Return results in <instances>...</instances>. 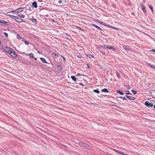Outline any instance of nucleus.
<instances>
[{"instance_id": "c9c22d12", "label": "nucleus", "mask_w": 155, "mask_h": 155, "mask_svg": "<svg viewBox=\"0 0 155 155\" xmlns=\"http://www.w3.org/2000/svg\"><path fill=\"white\" fill-rule=\"evenodd\" d=\"M3 34L5 35L6 37H8V34L5 32H3Z\"/></svg>"}, {"instance_id": "1a4fd4ad", "label": "nucleus", "mask_w": 155, "mask_h": 155, "mask_svg": "<svg viewBox=\"0 0 155 155\" xmlns=\"http://www.w3.org/2000/svg\"><path fill=\"white\" fill-rule=\"evenodd\" d=\"M126 97L128 99L130 100H134L135 99V97L131 96H126Z\"/></svg>"}, {"instance_id": "20e7f679", "label": "nucleus", "mask_w": 155, "mask_h": 155, "mask_svg": "<svg viewBox=\"0 0 155 155\" xmlns=\"http://www.w3.org/2000/svg\"><path fill=\"white\" fill-rule=\"evenodd\" d=\"M4 50L8 53L10 54V53H11L12 49L8 47H6L4 48Z\"/></svg>"}, {"instance_id": "49530a36", "label": "nucleus", "mask_w": 155, "mask_h": 155, "mask_svg": "<svg viewBox=\"0 0 155 155\" xmlns=\"http://www.w3.org/2000/svg\"><path fill=\"white\" fill-rule=\"evenodd\" d=\"M81 74L80 73H78V74L77 75L78 76H81Z\"/></svg>"}, {"instance_id": "ddd939ff", "label": "nucleus", "mask_w": 155, "mask_h": 155, "mask_svg": "<svg viewBox=\"0 0 155 155\" xmlns=\"http://www.w3.org/2000/svg\"><path fill=\"white\" fill-rule=\"evenodd\" d=\"M91 25L92 26L95 27L96 28H97V29H98L101 30H103L102 29H101L100 28L99 26H97V25H96L95 24H91Z\"/></svg>"}, {"instance_id": "f257e3e1", "label": "nucleus", "mask_w": 155, "mask_h": 155, "mask_svg": "<svg viewBox=\"0 0 155 155\" xmlns=\"http://www.w3.org/2000/svg\"><path fill=\"white\" fill-rule=\"evenodd\" d=\"M79 144L81 146L83 147L86 149L90 150L91 149V147L90 146L84 143L83 142H80L79 143Z\"/></svg>"}, {"instance_id": "dca6fc26", "label": "nucleus", "mask_w": 155, "mask_h": 155, "mask_svg": "<svg viewBox=\"0 0 155 155\" xmlns=\"http://www.w3.org/2000/svg\"><path fill=\"white\" fill-rule=\"evenodd\" d=\"M147 65L150 67L152 68L155 70V65H152V64L150 63H147Z\"/></svg>"}, {"instance_id": "412c9836", "label": "nucleus", "mask_w": 155, "mask_h": 155, "mask_svg": "<svg viewBox=\"0 0 155 155\" xmlns=\"http://www.w3.org/2000/svg\"><path fill=\"white\" fill-rule=\"evenodd\" d=\"M9 22L7 21H6L4 20H0V23L3 24H6L7 23H8Z\"/></svg>"}, {"instance_id": "c85d7f7f", "label": "nucleus", "mask_w": 155, "mask_h": 155, "mask_svg": "<svg viewBox=\"0 0 155 155\" xmlns=\"http://www.w3.org/2000/svg\"><path fill=\"white\" fill-rule=\"evenodd\" d=\"M32 21L34 22H37V20L36 18H33L32 20H31Z\"/></svg>"}, {"instance_id": "473e14b6", "label": "nucleus", "mask_w": 155, "mask_h": 155, "mask_svg": "<svg viewBox=\"0 0 155 155\" xmlns=\"http://www.w3.org/2000/svg\"><path fill=\"white\" fill-rule=\"evenodd\" d=\"M117 98H120L121 99H122L123 100H127L126 98L125 97H117Z\"/></svg>"}, {"instance_id": "13d9d810", "label": "nucleus", "mask_w": 155, "mask_h": 155, "mask_svg": "<svg viewBox=\"0 0 155 155\" xmlns=\"http://www.w3.org/2000/svg\"><path fill=\"white\" fill-rule=\"evenodd\" d=\"M38 52L39 53H40L39 52V51H38Z\"/></svg>"}, {"instance_id": "bb28decb", "label": "nucleus", "mask_w": 155, "mask_h": 155, "mask_svg": "<svg viewBox=\"0 0 155 155\" xmlns=\"http://www.w3.org/2000/svg\"><path fill=\"white\" fill-rule=\"evenodd\" d=\"M94 92L97 93V94H99L100 93V91H98L97 89H95L93 90Z\"/></svg>"}, {"instance_id": "a878e982", "label": "nucleus", "mask_w": 155, "mask_h": 155, "mask_svg": "<svg viewBox=\"0 0 155 155\" xmlns=\"http://www.w3.org/2000/svg\"><path fill=\"white\" fill-rule=\"evenodd\" d=\"M71 78L73 81H76L77 79H76V77L75 76H71Z\"/></svg>"}, {"instance_id": "37998d69", "label": "nucleus", "mask_w": 155, "mask_h": 155, "mask_svg": "<svg viewBox=\"0 0 155 155\" xmlns=\"http://www.w3.org/2000/svg\"><path fill=\"white\" fill-rule=\"evenodd\" d=\"M80 84L81 85V86H84V85L81 82V83H80Z\"/></svg>"}, {"instance_id": "5701e85b", "label": "nucleus", "mask_w": 155, "mask_h": 155, "mask_svg": "<svg viewBox=\"0 0 155 155\" xmlns=\"http://www.w3.org/2000/svg\"><path fill=\"white\" fill-rule=\"evenodd\" d=\"M86 55L88 57H89V58H91L94 57V56L93 55H92L91 54H86Z\"/></svg>"}, {"instance_id": "f03ea898", "label": "nucleus", "mask_w": 155, "mask_h": 155, "mask_svg": "<svg viewBox=\"0 0 155 155\" xmlns=\"http://www.w3.org/2000/svg\"><path fill=\"white\" fill-rule=\"evenodd\" d=\"M104 48L107 49V48L110 50H111L113 51L115 50V48L113 46H111L110 45H104Z\"/></svg>"}, {"instance_id": "4d7b16f0", "label": "nucleus", "mask_w": 155, "mask_h": 155, "mask_svg": "<svg viewBox=\"0 0 155 155\" xmlns=\"http://www.w3.org/2000/svg\"><path fill=\"white\" fill-rule=\"evenodd\" d=\"M1 41L0 40V45H1Z\"/></svg>"}, {"instance_id": "09e8293b", "label": "nucleus", "mask_w": 155, "mask_h": 155, "mask_svg": "<svg viewBox=\"0 0 155 155\" xmlns=\"http://www.w3.org/2000/svg\"><path fill=\"white\" fill-rule=\"evenodd\" d=\"M150 51L155 52V49H152Z\"/></svg>"}, {"instance_id": "72a5a7b5", "label": "nucleus", "mask_w": 155, "mask_h": 155, "mask_svg": "<svg viewBox=\"0 0 155 155\" xmlns=\"http://www.w3.org/2000/svg\"><path fill=\"white\" fill-rule=\"evenodd\" d=\"M76 27L78 28L79 29H80L81 31H84V30L82 28H81L79 27H78V26H77Z\"/></svg>"}, {"instance_id": "9b49d317", "label": "nucleus", "mask_w": 155, "mask_h": 155, "mask_svg": "<svg viewBox=\"0 0 155 155\" xmlns=\"http://www.w3.org/2000/svg\"><path fill=\"white\" fill-rule=\"evenodd\" d=\"M24 9V8H20L18 9H17L16 10L17 11V13H19V12H22Z\"/></svg>"}, {"instance_id": "2f4dec72", "label": "nucleus", "mask_w": 155, "mask_h": 155, "mask_svg": "<svg viewBox=\"0 0 155 155\" xmlns=\"http://www.w3.org/2000/svg\"><path fill=\"white\" fill-rule=\"evenodd\" d=\"M126 94L127 95H128V94H131L130 92V91H127L126 92Z\"/></svg>"}, {"instance_id": "4be33fe9", "label": "nucleus", "mask_w": 155, "mask_h": 155, "mask_svg": "<svg viewBox=\"0 0 155 155\" xmlns=\"http://www.w3.org/2000/svg\"><path fill=\"white\" fill-rule=\"evenodd\" d=\"M115 151L118 152L119 153L123 155H129V154H126V153H123L122 152H121V151H118L117 150H115Z\"/></svg>"}, {"instance_id": "7ed1b4c3", "label": "nucleus", "mask_w": 155, "mask_h": 155, "mask_svg": "<svg viewBox=\"0 0 155 155\" xmlns=\"http://www.w3.org/2000/svg\"><path fill=\"white\" fill-rule=\"evenodd\" d=\"M13 19L18 22H24L23 19L17 16H14Z\"/></svg>"}, {"instance_id": "4468645a", "label": "nucleus", "mask_w": 155, "mask_h": 155, "mask_svg": "<svg viewBox=\"0 0 155 155\" xmlns=\"http://www.w3.org/2000/svg\"><path fill=\"white\" fill-rule=\"evenodd\" d=\"M32 5L35 8H37V2L36 1H34L32 2Z\"/></svg>"}, {"instance_id": "c03bdc74", "label": "nucleus", "mask_w": 155, "mask_h": 155, "mask_svg": "<svg viewBox=\"0 0 155 155\" xmlns=\"http://www.w3.org/2000/svg\"><path fill=\"white\" fill-rule=\"evenodd\" d=\"M104 25H105L106 26H108V27H110V28L111 27V26L110 25H107L106 24H105Z\"/></svg>"}, {"instance_id": "e433bc0d", "label": "nucleus", "mask_w": 155, "mask_h": 155, "mask_svg": "<svg viewBox=\"0 0 155 155\" xmlns=\"http://www.w3.org/2000/svg\"><path fill=\"white\" fill-rule=\"evenodd\" d=\"M24 41L25 42V45H28L29 44V43L27 41L24 40Z\"/></svg>"}, {"instance_id": "6e6d98bb", "label": "nucleus", "mask_w": 155, "mask_h": 155, "mask_svg": "<svg viewBox=\"0 0 155 155\" xmlns=\"http://www.w3.org/2000/svg\"><path fill=\"white\" fill-rule=\"evenodd\" d=\"M153 107L154 108H155V104L154 105Z\"/></svg>"}, {"instance_id": "39448f33", "label": "nucleus", "mask_w": 155, "mask_h": 155, "mask_svg": "<svg viewBox=\"0 0 155 155\" xmlns=\"http://www.w3.org/2000/svg\"><path fill=\"white\" fill-rule=\"evenodd\" d=\"M145 104L146 106H147L148 107H152L153 106V104L152 103L150 102L149 101H146L145 102Z\"/></svg>"}, {"instance_id": "cd10ccee", "label": "nucleus", "mask_w": 155, "mask_h": 155, "mask_svg": "<svg viewBox=\"0 0 155 155\" xmlns=\"http://www.w3.org/2000/svg\"><path fill=\"white\" fill-rule=\"evenodd\" d=\"M16 37L19 40H20L21 38V36L18 34L17 35Z\"/></svg>"}, {"instance_id": "79ce46f5", "label": "nucleus", "mask_w": 155, "mask_h": 155, "mask_svg": "<svg viewBox=\"0 0 155 155\" xmlns=\"http://www.w3.org/2000/svg\"><path fill=\"white\" fill-rule=\"evenodd\" d=\"M62 0H60L59 1L58 3L59 4H61L62 3Z\"/></svg>"}, {"instance_id": "9d476101", "label": "nucleus", "mask_w": 155, "mask_h": 155, "mask_svg": "<svg viewBox=\"0 0 155 155\" xmlns=\"http://www.w3.org/2000/svg\"><path fill=\"white\" fill-rule=\"evenodd\" d=\"M61 65H58L57 67V71L58 73H60L61 71Z\"/></svg>"}, {"instance_id": "6e6552de", "label": "nucleus", "mask_w": 155, "mask_h": 155, "mask_svg": "<svg viewBox=\"0 0 155 155\" xmlns=\"http://www.w3.org/2000/svg\"><path fill=\"white\" fill-rule=\"evenodd\" d=\"M123 47L124 49H125L127 51L131 49V48L128 45H123Z\"/></svg>"}, {"instance_id": "864d4df0", "label": "nucleus", "mask_w": 155, "mask_h": 155, "mask_svg": "<svg viewBox=\"0 0 155 155\" xmlns=\"http://www.w3.org/2000/svg\"><path fill=\"white\" fill-rule=\"evenodd\" d=\"M37 58H35L34 59H35V60H37Z\"/></svg>"}, {"instance_id": "a18cd8bd", "label": "nucleus", "mask_w": 155, "mask_h": 155, "mask_svg": "<svg viewBox=\"0 0 155 155\" xmlns=\"http://www.w3.org/2000/svg\"><path fill=\"white\" fill-rule=\"evenodd\" d=\"M104 25H105L106 26H108V27H110V28L111 27V26L110 25H107L106 24H105Z\"/></svg>"}, {"instance_id": "f8f14e48", "label": "nucleus", "mask_w": 155, "mask_h": 155, "mask_svg": "<svg viewBox=\"0 0 155 155\" xmlns=\"http://www.w3.org/2000/svg\"><path fill=\"white\" fill-rule=\"evenodd\" d=\"M17 16H19L21 18H24L25 17V16L24 15L20 13H17Z\"/></svg>"}, {"instance_id": "2eb2a0df", "label": "nucleus", "mask_w": 155, "mask_h": 155, "mask_svg": "<svg viewBox=\"0 0 155 155\" xmlns=\"http://www.w3.org/2000/svg\"><path fill=\"white\" fill-rule=\"evenodd\" d=\"M40 59L41 60V61L43 63H46L49 64V63H48L47 62L45 59L44 58H40Z\"/></svg>"}, {"instance_id": "aec40b11", "label": "nucleus", "mask_w": 155, "mask_h": 155, "mask_svg": "<svg viewBox=\"0 0 155 155\" xmlns=\"http://www.w3.org/2000/svg\"><path fill=\"white\" fill-rule=\"evenodd\" d=\"M117 93L122 95H124V93L122 91H121L120 90H117Z\"/></svg>"}, {"instance_id": "ea45409f", "label": "nucleus", "mask_w": 155, "mask_h": 155, "mask_svg": "<svg viewBox=\"0 0 155 155\" xmlns=\"http://www.w3.org/2000/svg\"><path fill=\"white\" fill-rule=\"evenodd\" d=\"M77 56H78V58H82V56H81V55H78Z\"/></svg>"}, {"instance_id": "603ef678", "label": "nucleus", "mask_w": 155, "mask_h": 155, "mask_svg": "<svg viewBox=\"0 0 155 155\" xmlns=\"http://www.w3.org/2000/svg\"><path fill=\"white\" fill-rule=\"evenodd\" d=\"M11 12H15V11H12Z\"/></svg>"}, {"instance_id": "4c0bfd02", "label": "nucleus", "mask_w": 155, "mask_h": 155, "mask_svg": "<svg viewBox=\"0 0 155 155\" xmlns=\"http://www.w3.org/2000/svg\"><path fill=\"white\" fill-rule=\"evenodd\" d=\"M87 68H91V67L89 66V64H87Z\"/></svg>"}, {"instance_id": "bf43d9fd", "label": "nucleus", "mask_w": 155, "mask_h": 155, "mask_svg": "<svg viewBox=\"0 0 155 155\" xmlns=\"http://www.w3.org/2000/svg\"><path fill=\"white\" fill-rule=\"evenodd\" d=\"M145 0H143V2H145Z\"/></svg>"}, {"instance_id": "6ab92c4d", "label": "nucleus", "mask_w": 155, "mask_h": 155, "mask_svg": "<svg viewBox=\"0 0 155 155\" xmlns=\"http://www.w3.org/2000/svg\"><path fill=\"white\" fill-rule=\"evenodd\" d=\"M150 93L152 96L155 97V90H152Z\"/></svg>"}, {"instance_id": "8fccbe9b", "label": "nucleus", "mask_w": 155, "mask_h": 155, "mask_svg": "<svg viewBox=\"0 0 155 155\" xmlns=\"http://www.w3.org/2000/svg\"><path fill=\"white\" fill-rule=\"evenodd\" d=\"M38 0V2H42L43 0Z\"/></svg>"}, {"instance_id": "a19ab883", "label": "nucleus", "mask_w": 155, "mask_h": 155, "mask_svg": "<svg viewBox=\"0 0 155 155\" xmlns=\"http://www.w3.org/2000/svg\"><path fill=\"white\" fill-rule=\"evenodd\" d=\"M126 87L128 89H130V86L129 85H127Z\"/></svg>"}, {"instance_id": "7c9ffc66", "label": "nucleus", "mask_w": 155, "mask_h": 155, "mask_svg": "<svg viewBox=\"0 0 155 155\" xmlns=\"http://www.w3.org/2000/svg\"><path fill=\"white\" fill-rule=\"evenodd\" d=\"M116 74H117V76L118 77V78H119V79H120V75L118 72V71H117L116 73Z\"/></svg>"}, {"instance_id": "de8ad7c7", "label": "nucleus", "mask_w": 155, "mask_h": 155, "mask_svg": "<svg viewBox=\"0 0 155 155\" xmlns=\"http://www.w3.org/2000/svg\"><path fill=\"white\" fill-rule=\"evenodd\" d=\"M49 16V15L48 14L46 15H44L45 17H47Z\"/></svg>"}, {"instance_id": "3c124183", "label": "nucleus", "mask_w": 155, "mask_h": 155, "mask_svg": "<svg viewBox=\"0 0 155 155\" xmlns=\"http://www.w3.org/2000/svg\"><path fill=\"white\" fill-rule=\"evenodd\" d=\"M113 106H114V107H118V106H117L116 105H113Z\"/></svg>"}, {"instance_id": "b1692460", "label": "nucleus", "mask_w": 155, "mask_h": 155, "mask_svg": "<svg viewBox=\"0 0 155 155\" xmlns=\"http://www.w3.org/2000/svg\"><path fill=\"white\" fill-rule=\"evenodd\" d=\"M148 7L150 9L152 12H153V8L152 6L151 5H149Z\"/></svg>"}, {"instance_id": "423d86ee", "label": "nucleus", "mask_w": 155, "mask_h": 155, "mask_svg": "<svg viewBox=\"0 0 155 155\" xmlns=\"http://www.w3.org/2000/svg\"><path fill=\"white\" fill-rule=\"evenodd\" d=\"M11 57L13 58H15L17 57V54L15 51L13 50L12 51L11 53H10Z\"/></svg>"}, {"instance_id": "a211bd4d", "label": "nucleus", "mask_w": 155, "mask_h": 155, "mask_svg": "<svg viewBox=\"0 0 155 155\" xmlns=\"http://www.w3.org/2000/svg\"><path fill=\"white\" fill-rule=\"evenodd\" d=\"M101 91L102 92H105V93H107L109 92V91H108V90H107V89L106 88H104V89H103L101 90Z\"/></svg>"}, {"instance_id": "0eeeda50", "label": "nucleus", "mask_w": 155, "mask_h": 155, "mask_svg": "<svg viewBox=\"0 0 155 155\" xmlns=\"http://www.w3.org/2000/svg\"><path fill=\"white\" fill-rule=\"evenodd\" d=\"M141 8L144 13L146 12V11L145 9V6L143 4H141Z\"/></svg>"}, {"instance_id": "c756f323", "label": "nucleus", "mask_w": 155, "mask_h": 155, "mask_svg": "<svg viewBox=\"0 0 155 155\" xmlns=\"http://www.w3.org/2000/svg\"><path fill=\"white\" fill-rule=\"evenodd\" d=\"M131 91L134 94H136L137 93V92L136 91L133 89L131 90Z\"/></svg>"}, {"instance_id": "393cba45", "label": "nucleus", "mask_w": 155, "mask_h": 155, "mask_svg": "<svg viewBox=\"0 0 155 155\" xmlns=\"http://www.w3.org/2000/svg\"><path fill=\"white\" fill-rule=\"evenodd\" d=\"M29 55L30 56V57L31 58H34V54L32 53H30Z\"/></svg>"}, {"instance_id": "f3484780", "label": "nucleus", "mask_w": 155, "mask_h": 155, "mask_svg": "<svg viewBox=\"0 0 155 155\" xmlns=\"http://www.w3.org/2000/svg\"><path fill=\"white\" fill-rule=\"evenodd\" d=\"M97 21L98 23H99L101 24L102 25H105V23L101 21L100 20H99L97 19H96L95 20Z\"/></svg>"}, {"instance_id": "052dcab7", "label": "nucleus", "mask_w": 155, "mask_h": 155, "mask_svg": "<svg viewBox=\"0 0 155 155\" xmlns=\"http://www.w3.org/2000/svg\"><path fill=\"white\" fill-rule=\"evenodd\" d=\"M0 1H1V0H0Z\"/></svg>"}, {"instance_id": "58836bf2", "label": "nucleus", "mask_w": 155, "mask_h": 155, "mask_svg": "<svg viewBox=\"0 0 155 155\" xmlns=\"http://www.w3.org/2000/svg\"><path fill=\"white\" fill-rule=\"evenodd\" d=\"M51 21H53V22H54L55 23L56 22L55 21V20H54L53 19H51Z\"/></svg>"}, {"instance_id": "f704fd0d", "label": "nucleus", "mask_w": 155, "mask_h": 155, "mask_svg": "<svg viewBox=\"0 0 155 155\" xmlns=\"http://www.w3.org/2000/svg\"><path fill=\"white\" fill-rule=\"evenodd\" d=\"M7 15L9 16V17H10L11 18H12L13 19L14 16V15H9V14H8Z\"/></svg>"}, {"instance_id": "5fc2aeb1", "label": "nucleus", "mask_w": 155, "mask_h": 155, "mask_svg": "<svg viewBox=\"0 0 155 155\" xmlns=\"http://www.w3.org/2000/svg\"><path fill=\"white\" fill-rule=\"evenodd\" d=\"M24 40H25L24 39H22V41H24Z\"/></svg>"}]
</instances>
